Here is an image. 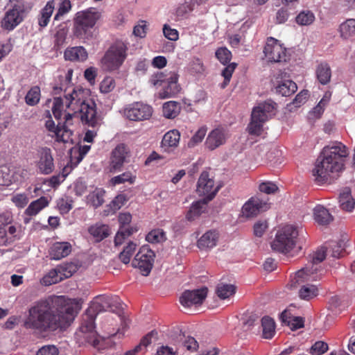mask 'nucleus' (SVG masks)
Wrapping results in <instances>:
<instances>
[{
    "mask_svg": "<svg viewBox=\"0 0 355 355\" xmlns=\"http://www.w3.org/2000/svg\"><path fill=\"white\" fill-rule=\"evenodd\" d=\"M73 70L69 69L63 75L58 76L60 83L53 87L54 94H60L64 91L63 97H55L53 100L52 112L54 117L64 119L63 123L58 122V125L49 118L45 122V128L49 132V136L57 142L64 144L72 141V132L67 127L73 117L80 119L84 124L96 128L100 125L101 119L97 114L96 105L89 97V92L82 88L69 89L71 83Z\"/></svg>",
    "mask_w": 355,
    "mask_h": 355,
    "instance_id": "nucleus-1",
    "label": "nucleus"
},
{
    "mask_svg": "<svg viewBox=\"0 0 355 355\" xmlns=\"http://www.w3.org/2000/svg\"><path fill=\"white\" fill-rule=\"evenodd\" d=\"M80 309L81 304L77 300L49 296L29 308L24 327L40 333L63 329L70 325Z\"/></svg>",
    "mask_w": 355,
    "mask_h": 355,
    "instance_id": "nucleus-2",
    "label": "nucleus"
},
{
    "mask_svg": "<svg viewBox=\"0 0 355 355\" xmlns=\"http://www.w3.org/2000/svg\"><path fill=\"white\" fill-rule=\"evenodd\" d=\"M347 155L346 148L341 143H335L323 148L313 169V175L318 184L336 178L343 167V158Z\"/></svg>",
    "mask_w": 355,
    "mask_h": 355,
    "instance_id": "nucleus-3",
    "label": "nucleus"
},
{
    "mask_svg": "<svg viewBox=\"0 0 355 355\" xmlns=\"http://www.w3.org/2000/svg\"><path fill=\"white\" fill-rule=\"evenodd\" d=\"M101 17V12L95 8L78 12L73 21L74 35L79 39L91 40L93 37L92 29Z\"/></svg>",
    "mask_w": 355,
    "mask_h": 355,
    "instance_id": "nucleus-4",
    "label": "nucleus"
},
{
    "mask_svg": "<svg viewBox=\"0 0 355 355\" xmlns=\"http://www.w3.org/2000/svg\"><path fill=\"white\" fill-rule=\"evenodd\" d=\"M327 247H322L313 254L311 261L294 275L293 282L304 283L306 281H318L324 275L320 263L325 259Z\"/></svg>",
    "mask_w": 355,
    "mask_h": 355,
    "instance_id": "nucleus-5",
    "label": "nucleus"
},
{
    "mask_svg": "<svg viewBox=\"0 0 355 355\" xmlns=\"http://www.w3.org/2000/svg\"><path fill=\"white\" fill-rule=\"evenodd\" d=\"M277 104L269 100L259 103L252 110L251 121L248 129L250 135H259L263 132V124L275 114Z\"/></svg>",
    "mask_w": 355,
    "mask_h": 355,
    "instance_id": "nucleus-6",
    "label": "nucleus"
},
{
    "mask_svg": "<svg viewBox=\"0 0 355 355\" xmlns=\"http://www.w3.org/2000/svg\"><path fill=\"white\" fill-rule=\"evenodd\" d=\"M95 328L94 317L85 313L83 315L80 327L75 333L76 343L80 346L86 345L96 346L98 340Z\"/></svg>",
    "mask_w": 355,
    "mask_h": 355,
    "instance_id": "nucleus-7",
    "label": "nucleus"
},
{
    "mask_svg": "<svg viewBox=\"0 0 355 355\" xmlns=\"http://www.w3.org/2000/svg\"><path fill=\"white\" fill-rule=\"evenodd\" d=\"M127 44L123 42H114L101 60L103 67L108 71L119 69L127 57Z\"/></svg>",
    "mask_w": 355,
    "mask_h": 355,
    "instance_id": "nucleus-8",
    "label": "nucleus"
},
{
    "mask_svg": "<svg viewBox=\"0 0 355 355\" xmlns=\"http://www.w3.org/2000/svg\"><path fill=\"white\" fill-rule=\"evenodd\" d=\"M298 231L295 227L291 225L284 226L279 230L271 243V248L274 251L288 253L296 244V239Z\"/></svg>",
    "mask_w": 355,
    "mask_h": 355,
    "instance_id": "nucleus-9",
    "label": "nucleus"
},
{
    "mask_svg": "<svg viewBox=\"0 0 355 355\" xmlns=\"http://www.w3.org/2000/svg\"><path fill=\"white\" fill-rule=\"evenodd\" d=\"M175 348L168 346L159 347L155 355H176L183 353L184 351L195 352L198 348V343L193 337L180 334L178 340L175 341Z\"/></svg>",
    "mask_w": 355,
    "mask_h": 355,
    "instance_id": "nucleus-10",
    "label": "nucleus"
},
{
    "mask_svg": "<svg viewBox=\"0 0 355 355\" xmlns=\"http://www.w3.org/2000/svg\"><path fill=\"white\" fill-rule=\"evenodd\" d=\"M120 306L119 299L117 297L99 295L96 297L92 302L85 314L92 315L95 319L98 313L108 309L114 312L116 309H119Z\"/></svg>",
    "mask_w": 355,
    "mask_h": 355,
    "instance_id": "nucleus-11",
    "label": "nucleus"
},
{
    "mask_svg": "<svg viewBox=\"0 0 355 355\" xmlns=\"http://www.w3.org/2000/svg\"><path fill=\"white\" fill-rule=\"evenodd\" d=\"M155 253L148 246H142L132 261V266L138 268L143 275H148L153 266Z\"/></svg>",
    "mask_w": 355,
    "mask_h": 355,
    "instance_id": "nucleus-12",
    "label": "nucleus"
},
{
    "mask_svg": "<svg viewBox=\"0 0 355 355\" xmlns=\"http://www.w3.org/2000/svg\"><path fill=\"white\" fill-rule=\"evenodd\" d=\"M219 187L214 186L213 178L209 177L207 171H203L198 179L196 192L200 196H204L203 200L210 201L216 196Z\"/></svg>",
    "mask_w": 355,
    "mask_h": 355,
    "instance_id": "nucleus-13",
    "label": "nucleus"
},
{
    "mask_svg": "<svg viewBox=\"0 0 355 355\" xmlns=\"http://www.w3.org/2000/svg\"><path fill=\"white\" fill-rule=\"evenodd\" d=\"M130 150L124 144H118L112 151L110 162V172L121 171L123 164L128 162Z\"/></svg>",
    "mask_w": 355,
    "mask_h": 355,
    "instance_id": "nucleus-14",
    "label": "nucleus"
},
{
    "mask_svg": "<svg viewBox=\"0 0 355 355\" xmlns=\"http://www.w3.org/2000/svg\"><path fill=\"white\" fill-rule=\"evenodd\" d=\"M153 113L150 106L137 102L128 105L123 110L124 116L130 121H144L148 119Z\"/></svg>",
    "mask_w": 355,
    "mask_h": 355,
    "instance_id": "nucleus-15",
    "label": "nucleus"
},
{
    "mask_svg": "<svg viewBox=\"0 0 355 355\" xmlns=\"http://www.w3.org/2000/svg\"><path fill=\"white\" fill-rule=\"evenodd\" d=\"M263 53L268 61L280 62L286 61V49L273 37L267 40Z\"/></svg>",
    "mask_w": 355,
    "mask_h": 355,
    "instance_id": "nucleus-16",
    "label": "nucleus"
},
{
    "mask_svg": "<svg viewBox=\"0 0 355 355\" xmlns=\"http://www.w3.org/2000/svg\"><path fill=\"white\" fill-rule=\"evenodd\" d=\"M270 207L268 199L258 196L252 197L242 207V215L246 218L256 216L259 213L266 211Z\"/></svg>",
    "mask_w": 355,
    "mask_h": 355,
    "instance_id": "nucleus-17",
    "label": "nucleus"
},
{
    "mask_svg": "<svg viewBox=\"0 0 355 355\" xmlns=\"http://www.w3.org/2000/svg\"><path fill=\"white\" fill-rule=\"evenodd\" d=\"M24 8L15 5L6 12L1 21V26L6 30L12 31L24 20Z\"/></svg>",
    "mask_w": 355,
    "mask_h": 355,
    "instance_id": "nucleus-18",
    "label": "nucleus"
},
{
    "mask_svg": "<svg viewBox=\"0 0 355 355\" xmlns=\"http://www.w3.org/2000/svg\"><path fill=\"white\" fill-rule=\"evenodd\" d=\"M37 167L42 174L49 175L55 168L51 150L47 147L41 148L37 151Z\"/></svg>",
    "mask_w": 355,
    "mask_h": 355,
    "instance_id": "nucleus-19",
    "label": "nucleus"
},
{
    "mask_svg": "<svg viewBox=\"0 0 355 355\" xmlns=\"http://www.w3.org/2000/svg\"><path fill=\"white\" fill-rule=\"evenodd\" d=\"M207 295V288L205 286L196 290L185 291L180 297V302L184 307L200 304Z\"/></svg>",
    "mask_w": 355,
    "mask_h": 355,
    "instance_id": "nucleus-20",
    "label": "nucleus"
},
{
    "mask_svg": "<svg viewBox=\"0 0 355 355\" xmlns=\"http://www.w3.org/2000/svg\"><path fill=\"white\" fill-rule=\"evenodd\" d=\"M294 275L292 276L290 286L292 288H299L298 296L301 300H310L318 295V287L311 284L313 281H306L304 283L293 282Z\"/></svg>",
    "mask_w": 355,
    "mask_h": 355,
    "instance_id": "nucleus-21",
    "label": "nucleus"
},
{
    "mask_svg": "<svg viewBox=\"0 0 355 355\" xmlns=\"http://www.w3.org/2000/svg\"><path fill=\"white\" fill-rule=\"evenodd\" d=\"M226 139L227 134L223 128H215L209 133L205 141V146L208 149L213 150L223 145Z\"/></svg>",
    "mask_w": 355,
    "mask_h": 355,
    "instance_id": "nucleus-22",
    "label": "nucleus"
},
{
    "mask_svg": "<svg viewBox=\"0 0 355 355\" xmlns=\"http://www.w3.org/2000/svg\"><path fill=\"white\" fill-rule=\"evenodd\" d=\"M178 75L175 72H170L168 74L166 80L163 85V91L159 92L161 98H170L180 92V87L178 84Z\"/></svg>",
    "mask_w": 355,
    "mask_h": 355,
    "instance_id": "nucleus-23",
    "label": "nucleus"
},
{
    "mask_svg": "<svg viewBox=\"0 0 355 355\" xmlns=\"http://www.w3.org/2000/svg\"><path fill=\"white\" fill-rule=\"evenodd\" d=\"M71 249L72 246L69 242H55L51 245L49 254L53 259L60 260L67 257Z\"/></svg>",
    "mask_w": 355,
    "mask_h": 355,
    "instance_id": "nucleus-24",
    "label": "nucleus"
},
{
    "mask_svg": "<svg viewBox=\"0 0 355 355\" xmlns=\"http://www.w3.org/2000/svg\"><path fill=\"white\" fill-rule=\"evenodd\" d=\"M19 172L22 173L19 171L13 173L8 166H0V185L8 186L13 182L21 181Z\"/></svg>",
    "mask_w": 355,
    "mask_h": 355,
    "instance_id": "nucleus-25",
    "label": "nucleus"
},
{
    "mask_svg": "<svg viewBox=\"0 0 355 355\" xmlns=\"http://www.w3.org/2000/svg\"><path fill=\"white\" fill-rule=\"evenodd\" d=\"M218 240V233L216 230L206 232L198 241L200 249L212 248L216 245Z\"/></svg>",
    "mask_w": 355,
    "mask_h": 355,
    "instance_id": "nucleus-26",
    "label": "nucleus"
},
{
    "mask_svg": "<svg viewBox=\"0 0 355 355\" xmlns=\"http://www.w3.org/2000/svg\"><path fill=\"white\" fill-rule=\"evenodd\" d=\"M313 219L320 225H327L333 220V216L327 208L318 205L313 209Z\"/></svg>",
    "mask_w": 355,
    "mask_h": 355,
    "instance_id": "nucleus-27",
    "label": "nucleus"
},
{
    "mask_svg": "<svg viewBox=\"0 0 355 355\" xmlns=\"http://www.w3.org/2000/svg\"><path fill=\"white\" fill-rule=\"evenodd\" d=\"M87 52L83 46L68 48L64 53L65 60L70 61L83 62L87 58Z\"/></svg>",
    "mask_w": 355,
    "mask_h": 355,
    "instance_id": "nucleus-28",
    "label": "nucleus"
},
{
    "mask_svg": "<svg viewBox=\"0 0 355 355\" xmlns=\"http://www.w3.org/2000/svg\"><path fill=\"white\" fill-rule=\"evenodd\" d=\"M283 323L288 326L291 330L298 329L304 326V320L301 317L293 316L290 312L284 311L280 315Z\"/></svg>",
    "mask_w": 355,
    "mask_h": 355,
    "instance_id": "nucleus-29",
    "label": "nucleus"
},
{
    "mask_svg": "<svg viewBox=\"0 0 355 355\" xmlns=\"http://www.w3.org/2000/svg\"><path fill=\"white\" fill-rule=\"evenodd\" d=\"M49 200L46 197H41L33 201L25 209L24 214L28 216L37 215L42 209L49 205Z\"/></svg>",
    "mask_w": 355,
    "mask_h": 355,
    "instance_id": "nucleus-30",
    "label": "nucleus"
},
{
    "mask_svg": "<svg viewBox=\"0 0 355 355\" xmlns=\"http://www.w3.org/2000/svg\"><path fill=\"white\" fill-rule=\"evenodd\" d=\"M339 203L340 207L347 211H351L355 205V200L352 198L351 190L348 187L344 188L339 196Z\"/></svg>",
    "mask_w": 355,
    "mask_h": 355,
    "instance_id": "nucleus-31",
    "label": "nucleus"
},
{
    "mask_svg": "<svg viewBox=\"0 0 355 355\" xmlns=\"http://www.w3.org/2000/svg\"><path fill=\"white\" fill-rule=\"evenodd\" d=\"M54 8L55 1L52 0L48 1L46 6L42 9L38 17V24L41 28H44L48 25Z\"/></svg>",
    "mask_w": 355,
    "mask_h": 355,
    "instance_id": "nucleus-32",
    "label": "nucleus"
},
{
    "mask_svg": "<svg viewBox=\"0 0 355 355\" xmlns=\"http://www.w3.org/2000/svg\"><path fill=\"white\" fill-rule=\"evenodd\" d=\"M207 202L208 201L203 199L194 202L186 215L187 220L189 221H193L199 217L200 214L205 211Z\"/></svg>",
    "mask_w": 355,
    "mask_h": 355,
    "instance_id": "nucleus-33",
    "label": "nucleus"
},
{
    "mask_svg": "<svg viewBox=\"0 0 355 355\" xmlns=\"http://www.w3.org/2000/svg\"><path fill=\"white\" fill-rule=\"evenodd\" d=\"M297 89L295 83L291 80H282L275 87L276 92L283 96H289Z\"/></svg>",
    "mask_w": 355,
    "mask_h": 355,
    "instance_id": "nucleus-34",
    "label": "nucleus"
},
{
    "mask_svg": "<svg viewBox=\"0 0 355 355\" xmlns=\"http://www.w3.org/2000/svg\"><path fill=\"white\" fill-rule=\"evenodd\" d=\"M340 37L343 39H350L355 36V19H348L343 22L338 28Z\"/></svg>",
    "mask_w": 355,
    "mask_h": 355,
    "instance_id": "nucleus-35",
    "label": "nucleus"
},
{
    "mask_svg": "<svg viewBox=\"0 0 355 355\" xmlns=\"http://www.w3.org/2000/svg\"><path fill=\"white\" fill-rule=\"evenodd\" d=\"M105 191L102 188H95L87 196V202L94 208L101 206L104 202Z\"/></svg>",
    "mask_w": 355,
    "mask_h": 355,
    "instance_id": "nucleus-36",
    "label": "nucleus"
},
{
    "mask_svg": "<svg viewBox=\"0 0 355 355\" xmlns=\"http://www.w3.org/2000/svg\"><path fill=\"white\" fill-rule=\"evenodd\" d=\"M236 293V286L232 284L220 282L216 288V293L221 300L230 298Z\"/></svg>",
    "mask_w": 355,
    "mask_h": 355,
    "instance_id": "nucleus-37",
    "label": "nucleus"
},
{
    "mask_svg": "<svg viewBox=\"0 0 355 355\" xmlns=\"http://www.w3.org/2000/svg\"><path fill=\"white\" fill-rule=\"evenodd\" d=\"M318 80L322 85L327 84L331 79V71L327 63H320L316 68L315 71Z\"/></svg>",
    "mask_w": 355,
    "mask_h": 355,
    "instance_id": "nucleus-38",
    "label": "nucleus"
},
{
    "mask_svg": "<svg viewBox=\"0 0 355 355\" xmlns=\"http://www.w3.org/2000/svg\"><path fill=\"white\" fill-rule=\"evenodd\" d=\"M181 110V105L177 101H168L164 103L162 107V112L164 116L167 119L175 118Z\"/></svg>",
    "mask_w": 355,
    "mask_h": 355,
    "instance_id": "nucleus-39",
    "label": "nucleus"
},
{
    "mask_svg": "<svg viewBox=\"0 0 355 355\" xmlns=\"http://www.w3.org/2000/svg\"><path fill=\"white\" fill-rule=\"evenodd\" d=\"M180 139V134L177 130L167 132L163 137L162 144L163 147H176Z\"/></svg>",
    "mask_w": 355,
    "mask_h": 355,
    "instance_id": "nucleus-40",
    "label": "nucleus"
},
{
    "mask_svg": "<svg viewBox=\"0 0 355 355\" xmlns=\"http://www.w3.org/2000/svg\"><path fill=\"white\" fill-rule=\"evenodd\" d=\"M263 337L266 339H270L275 333V324L273 319L265 316L261 319Z\"/></svg>",
    "mask_w": 355,
    "mask_h": 355,
    "instance_id": "nucleus-41",
    "label": "nucleus"
},
{
    "mask_svg": "<svg viewBox=\"0 0 355 355\" xmlns=\"http://www.w3.org/2000/svg\"><path fill=\"white\" fill-rule=\"evenodd\" d=\"M347 246L345 239H340L339 241H331L327 248L331 251V256L335 258H339L343 256V253Z\"/></svg>",
    "mask_w": 355,
    "mask_h": 355,
    "instance_id": "nucleus-42",
    "label": "nucleus"
},
{
    "mask_svg": "<svg viewBox=\"0 0 355 355\" xmlns=\"http://www.w3.org/2000/svg\"><path fill=\"white\" fill-rule=\"evenodd\" d=\"M62 281V277L58 272V268L50 270L46 275H45L41 279L40 282L43 286H47L54 284H57Z\"/></svg>",
    "mask_w": 355,
    "mask_h": 355,
    "instance_id": "nucleus-43",
    "label": "nucleus"
},
{
    "mask_svg": "<svg viewBox=\"0 0 355 355\" xmlns=\"http://www.w3.org/2000/svg\"><path fill=\"white\" fill-rule=\"evenodd\" d=\"M89 232L96 241H101L109 235V227L105 225L96 224L89 227Z\"/></svg>",
    "mask_w": 355,
    "mask_h": 355,
    "instance_id": "nucleus-44",
    "label": "nucleus"
},
{
    "mask_svg": "<svg viewBox=\"0 0 355 355\" xmlns=\"http://www.w3.org/2000/svg\"><path fill=\"white\" fill-rule=\"evenodd\" d=\"M136 231V228L132 227H120L114 238L115 245H121L128 236Z\"/></svg>",
    "mask_w": 355,
    "mask_h": 355,
    "instance_id": "nucleus-45",
    "label": "nucleus"
},
{
    "mask_svg": "<svg viewBox=\"0 0 355 355\" xmlns=\"http://www.w3.org/2000/svg\"><path fill=\"white\" fill-rule=\"evenodd\" d=\"M136 247L137 244L132 241H129L124 247L123 251L119 254V259L123 263L127 264L130 262Z\"/></svg>",
    "mask_w": 355,
    "mask_h": 355,
    "instance_id": "nucleus-46",
    "label": "nucleus"
},
{
    "mask_svg": "<svg viewBox=\"0 0 355 355\" xmlns=\"http://www.w3.org/2000/svg\"><path fill=\"white\" fill-rule=\"evenodd\" d=\"M295 20L300 26H309L314 21L315 15L310 10H302L297 15Z\"/></svg>",
    "mask_w": 355,
    "mask_h": 355,
    "instance_id": "nucleus-47",
    "label": "nucleus"
},
{
    "mask_svg": "<svg viewBox=\"0 0 355 355\" xmlns=\"http://www.w3.org/2000/svg\"><path fill=\"white\" fill-rule=\"evenodd\" d=\"M331 93L326 92L318 104L313 109L311 114H313L315 117H320L324 110V107L329 103L331 99Z\"/></svg>",
    "mask_w": 355,
    "mask_h": 355,
    "instance_id": "nucleus-48",
    "label": "nucleus"
},
{
    "mask_svg": "<svg viewBox=\"0 0 355 355\" xmlns=\"http://www.w3.org/2000/svg\"><path fill=\"white\" fill-rule=\"evenodd\" d=\"M62 280L69 278L76 271L77 267L73 263H66L57 266Z\"/></svg>",
    "mask_w": 355,
    "mask_h": 355,
    "instance_id": "nucleus-49",
    "label": "nucleus"
},
{
    "mask_svg": "<svg viewBox=\"0 0 355 355\" xmlns=\"http://www.w3.org/2000/svg\"><path fill=\"white\" fill-rule=\"evenodd\" d=\"M40 98V89L39 87H32L27 93L25 101L26 103L31 106L37 105Z\"/></svg>",
    "mask_w": 355,
    "mask_h": 355,
    "instance_id": "nucleus-50",
    "label": "nucleus"
},
{
    "mask_svg": "<svg viewBox=\"0 0 355 355\" xmlns=\"http://www.w3.org/2000/svg\"><path fill=\"white\" fill-rule=\"evenodd\" d=\"M71 9L70 0H60L58 11L54 17V20H59L61 17L68 13Z\"/></svg>",
    "mask_w": 355,
    "mask_h": 355,
    "instance_id": "nucleus-51",
    "label": "nucleus"
},
{
    "mask_svg": "<svg viewBox=\"0 0 355 355\" xmlns=\"http://www.w3.org/2000/svg\"><path fill=\"white\" fill-rule=\"evenodd\" d=\"M165 239V233L159 229L152 230L146 235V241L153 243L162 242Z\"/></svg>",
    "mask_w": 355,
    "mask_h": 355,
    "instance_id": "nucleus-52",
    "label": "nucleus"
},
{
    "mask_svg": "<svg viewBox=\"0 0 355 355\" xmlns=\"http://www.w3.org/2000/svg\"><path fill=\"white\" fill-rule=\"evenodd\" d=\"M196 9L195 6L192 5L191 0H186L183 4L177 8L175 13L177 17H184L186 15Z\"/></svg>",
    "mask_w": 355,
    "mask_h": 355,
    "instance_id": "nucleus-53",
    "label": "nucleus"
},
{
    "mask_svg": "<svg viewBox=\"0 0 355 355\" xmlns=\"http://www.w3.org/2000/svg\"><path fill=\"white\" fill-rule=\"evenodd\" d=\"M135 180V176L132 175L130 172H125L121 175L114 177L112 178V183L114 185L125 183L128 182L133 183Z\"/></svg>",
    "mask_w": 355,
    "mask_h": 355,
    "instance_id": "nucleus-54",
    "label": "nucleus"
},
{
    "mask_svg": "<svg viewBox=\"0 0 355 355\" xmlns=\"http://www.w3.org/2000/svg\"><path fill=\"white\" fill-rule=\"evenodd\" d=\"M216 56L223 64H226L230 61L232 53L226 47H221L216 51Z\"/></svg>",
    "mask_w": 355,
    "mask_h": 355,
    "instance_id": "nucleus-55",
    "label": "nucleus"
},
{
    "mask_svg": "<svg viewBox=\"0 0 355 355\" xmlns=\"http://www.w3.org/2000/svg\"><path fill=\"white\" fill-rule=\"evenodd\" d=\"M207 132V128L205 127H201L191 137L188 143V146L191 148L200 143L204 139Z\"/></svg>",
    "mask_w": 355,
    "mask_h": 355,
    "instance_id": "nucleus-56",
    "label": "nucleus"
},
{
    "mask_svg": "<svg viewBox=\"0 0 355 355\" xmlns=\"http://www.w3.org/2000/svg\"><path fill=\"white\" fill-rule=\"evenodd\" d=\"M328 350L327 343L323 341L315 342L310 349V354L311 355H322Z\"/></svg>",
    "mask_w": 355,
    "mask_h": 355,
    "instance_id": "nucleus-57",
    "label": "nucleus"
},
{
    "mask_svg": "<svg viewBox=\"0 0 355 355\" xmlns=\"http://www.w3.org/2000/svg\"><path fill=\"white\" fill-rule=\"evenodd\" d=\"M11 201L18 208H24L28 202V197L26 193H15L12 196Z\"/></svg>",
    "mask_w": 355,
    "mask_h": 355,
    "instance_id": "nucleus-58",
    "label": "nucleus"
},
{
    "mask_svg": "<svg viewBox=\"0 0 355 355\" xmlns=\"http://www.w3.org/2000/svg\"><path fill=\"white\" fill-rule=\"evenodd\" d=\"M236 64L232 62L225 67L222 71V76L224 77V82L222 87L224 88L230 82L234 71L235 70Z\"/></svg>",
    "mask_w": 355,
    "mask_h": 355,
    "instance_id": "nucleus-59",
    "label": "nucleus"
},
{
    "mask_svg": "<svg viewBox=\"0 0 355 355\" xmlns=\"http://www.w3.org/2000/svg\"><path fill=\"white\" fill-rule=\"evenodd\" d=\"M167 76L168 74H165L162 72L155 73L150 77V83L154 87H163L166 80Z\"/></svg>",
    "mask_w": 355,
    "mask_h": 355,
    "instance_id": "nucleus-60",
    "label": "nucleus"
},
{
    "mask_svg": "<svg viewBox=\"0 0 355 355\" xmlns=\"http://www.w3.org/2000/svg\"><path fill=\"white\" fill-rule=\"evenodd\" d=\"M114 87V80L112 77H106L101 83L100 90L103 93H108L111 92Z\"/></svg>",
    "mask_w": 355,
    "mask_h": 355,
    "instance_id": "nucleus-61",
    "label": "nucleus"
},
{
    "mask_svg": "<svg viewBox=\"0 0 355 355\" xmlns=\"http://www.w3.org/2000/svg\"><path fill=\"white\" fill-rule=\"evenodd\" d=\"M163 33H164V35L165 37H166L167 39H168L171 41H176L179 38L178 31L175 28H172L168 24L164 25Z\"/></svg>",
    "mask_w": 355,
    "mask_h": 355,
    "instance_id": "nucleus-62",
    "label": "nucleus"
},
{
    "mask_svg": "<svg viewBox=\"0 0 355 355\" xmlns=\"http://www.w3.org/2000/svg\"><path fill=\"white\" fill-rule=\"evenodd\" d=\"M58 349L53 345H44L40 348L36 355H58Z\"/></svg>",
    "mask_w": 355,
    "mask_h": 355,
    "instance_id": "nucleus-63",
    "label": "nucleus"
},
{
    "mask_svg": "<svg viewBox=\"0 0 355 355\" xmlns=\"http://www.w3.org/2000/svg\"><path fill=\"white\" fill-rule=\"evenodd\" d=\"M67 31L65 28L59 29L55 35V45L61 47L65 43Z\"/></svg>",
    "mask_w": 355,
    "mask_h": 355,
    "instance_id": "nucleus-64",
    "label": "nucleus"
}]
</instances>
